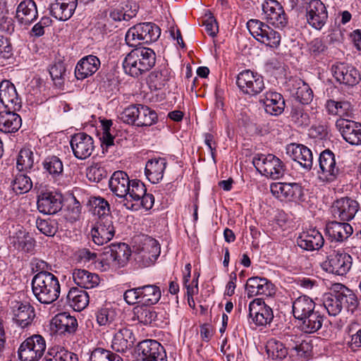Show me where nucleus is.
Returning a JSON list of instances; mask_svg holds the SVG:
<instances>
[{
    "label": "nucleus",
    "instance_id": "obj_1",
    "mask_svg": "<svg viewBox=\"0 0 361 361\" xmlns=\"http://www.w3.org/2000/svg\"><path fill=\"white\" fill-rule=\"evenodd\" d=\"M155 62L154 51L150 48L140 47L133 49L126 56L123 68L126 74L137 78L151 70Z\"/></svg>",
    "mask_w": 361,
    "mask_h": 361
},
{
    "label": "nucleus",
    "instance_id": "obj_2",
    "mask_svg": "<svg viewBox=\"0 0 361 361\" xmlns=\"http://www.w3.org/2000/svg\"><path fill=\"white\" fill-rule=\"evenodd\" d=\"M31 284L33 295L42 304H51L60 295V283L53 274H36Z\"/></svg>",
    "mask_w": 361,
    "mask_h": 361
},
{
    "label": "nucleus",
    "instance_id": "obj_3",
    "mask_svg": "<svg viewBox=\"0 0 361 361\" xmlns=\"http://www.w3.org/2000/svg\"><path fill=\"white\" fill-rule=\"evenodd\" d=\"M161 35V29L153 23H140L130 27L125 37L126 44L136 47L141 43L156 42Z\"/></svg>",
    "mask_w": 361,
    "mask_h": 361
},
{
    "label": "nucleus",
    "instance_id": "obj_4",
    "mask_svg": "<svg viewBox=\"0 0 361 361\" xmlns=\"http://www.w3.org/2000/svg\"><path fill=\"white\" fill-rule=\"evenodd\" d=\"M118 118L123 123L137 126H151L158 120L157 113L142 104L129 106L120 114Z\"/></svg>",
    "mask_w": 361,
    "mask_h": 361
},
{
    "label": "nucleus",
    "instance_id": "obj_5",
    "mask_svg": "<svg viewBox=\"0 0 361 361\" xmlns=\"http://www.w3.org/2000/svg\"><path fill=\"white\" fill-rule=\"evenodd\" d=\"M130 255L131 250L127 244L123 243L111 244L104 247L99 263L104 270L123 267Z\"/></svg>",
    "mask_w": 361,
    "mask_h": 361
},
{
    "label": "nucleus",
    "instance_id": "obj_6",
    "mask_svg": "<svg viewBox=\"0 0 361 361\" xmlns=\"http://www.w3.org/2000/svg\"><path fill=\"white\" fill-rule=\"evenodd\" d=\"M247 27L252 37L259 42L273 49L280 45L281 34L264 22L257 19H250L247 23Z\"/></svg>",
    "mask_w": 361,
    "mask_h": 361
},
{
    "label": "nucleus",
    "instance_id": "obj_7",
    "mask_svg": "<svg viewBox=\"0 0 361 361\" xmlns=\"http://www.w3.org/2000/svg\"><path fill=\"white\" fill-rule=\"evenodd\" d=\"M252 164L260 173L271 179H279L284 174L283 163L274 154H257Z\"/></svg>",
    "mask_w": 361,
    "mask_h": 361
},
{
    "label": "nucleus",
    "instance_id": "obj_8",
    "mask_svg": "<svg viewBox=\"0 0 361 361\" xmlns=\"http://www.w3.org/2000/svg\"><path fill=\"white\" fill-rule=\"evenodd\" d=\"M46 348V341L41 335H32L20 344L18 350L19 359L21 361H39Z\"/></svg>",
    "mask_w": 361,
    "mask_h": 361
},
{
    "label": "nucleus",
    "instance_id": "obj_9",
    "mask_svg": "<svg viewBox=\"0 0 361 361\" xmlns=\"http://www.w3.org/2000/svg\"><path fill=\"white\" fill-rule=\"evenodd\" d=\"M262 19L278 29L288 25V18L282 5L276 0H264L262 4Z\"/></svg>",
    "mask_w": 361,
    "mask_h": 361
},
{
    "label": "nucleus",
    "instance_id": "obj_10",
    "mask_svg": "<svg viewBox=\"0 0 361 361\" xmlns=\"http://www.w3.org/2000/svg\"><path fill=\"white\" fill-rule=\"evenodd\" d=\"M236 85L243 94L250 97L258 95L265 88L263 77L250 70H245L238 74Z\"/></svg>",
    "mask_w": 361,
    "mask_h": 361
},
{
    "label": "nucleus",
    "instance_id": "obj_11",
    "mask_svg": "<svg viewBox=\"0 0 361 361\" xmlns=\"http://www.w3.org/2000/svg\"><path fill=\"white\" fill-rule=\"evenodd\" d=\"M353 258L343 250H334L322 263V268L327 272L338 276L345 275L351 269Z\"/></svg>",
    "mask_w": 361,
    "mask_h": 361
},
{
    "label": "nucleus",
    "instance_id": "obj_12",
    "mask_svg": "<svg viewBox=\"0 0 361 361\" xmlns=\"http://www.w3.org/2000/svg\"><path fill=\"white\" fill-rule=\"evenodd\" d=\"M160 245L157 240L144 236L141 244L137 248L135 259L142 267L152 264L160 255Z\"/></svg>",
    "mask_w": 361,
    "mask_h": 361
},
{
    "label": "nucleus",
    "instance_id": "obj_13",
    "mask_svg": "<svg viewBox=\"0 0 361 361\" xmlns=\"http://www.w3.org/2000/svg\"><path fill=\"white\" fill-rule=\"evenodd\" d=\"M271 194L278 199L292 202L303 200V189L297 183H273L270 185Z\"/></svg>",
    "mask_w": 361,
    "mask_h": 361
},
{
    "label": "nucleus",
    "instance_id": "obj_14",
    "mask_svg": "<svg viewBox=\"0 0 361 361\" xmlns=\"http://www.w3.org/2000/svg\"><path fill=\"white\" fill-rule=\"evenodd\" d=\"M135 353L142 361H167L164 347L154 340L140 342L135 348Z\"/></svg>",
    "mask_w": 361,
    "mask_h": 361
},
{
    "label": "nucleus",
    "instance_id": "obj_15",
    "mask_svg": "<svg viewBox=\"0 0 361 361\" xmlns=\"http://www.w3.org/2000/svg\"><path fill=\"white\" fill-rule=\"evenodd\" d=\"M249 317L257 326H265L272 322L274 312L262 298H256L249 304Z\"/></svg>",
    "mask_w": 361,
    "mask_h": 361
},
{
    "label": "nucleus",
    "instance_id": "obj_16",
    "mask_svg": "<svg viewBox=\"0 0 361 361\" xmlns=\"http://www.w3.org/2000/svg\"><path fill=\"white\" fill-rule=\"evenodd\" d=\"M70 145L75 157L80 160L90 157L95 147L93 138L85 133L72 135Z\"/></svg>",
    "mask_w": 361,
    "mask_h": 361
},
{
    "label": "nucleus",
    "instance_id": "obj_17",
    "mask_svg": "<svg viewBox=\"0 0 361 361\" xmlns=\"http://www.w3.org/2000/svg\"><path fill=\"white\" fill-rule=\"evenodd\" d=\"M336 126L342 137L351 145H361V124L351 120L340 118L336 122Z\"/></svg>",
    "mask_w": 361,
    "mask_h": 361
},
{
    "label": "nucleus",
    "instance_id": "obj_18",
    "mask_svg": "<svg viewBox=\"0 0 361 361\" xmlns=\"http://www.w3.org/2000/svg\"><path fill=\"white\" fill-rule=\"evenodd\" d=\"M306 17L308 23L312 27L322 29L328 18L325 5L320 0H309L306 7Z\"/></svg>",
    "mask_w": 361,
    "mask_h": 361
},
{
    "label": "nucleus",
    "instance_id": "obj_19",
    "mask_svg": "<svg viewBox=\"0 0 361 361\" xmlns=\"http://www.w3.org/2000/svg\"><path fill=\"white\" fill-rule=\"evenodd\" d=\"M113 217H106V219H97L91 230L93 242L97 245H102L109 242L115 234V228L113 224Z\"/></svg>",
    "mask_w": 361,
    "mask_h": 361
},
{
    "label": "nucleus",
    "instance_id": "obj_20",
    "mask_svg": "<svg viewBox=\"0 0 361 361\" xmlns=\"http://www.w3.org/2000/svg\"><path fill=\"white\" fill-rule=\"evenodd\" d=\"M331 71L336 80L341 84L353 86L360 79L359 72L353 66L345 63H336L331 67Z\"/></svg>",
    "mask_w": 361,
    "mask_h": 361
},
{
    "label": "nucleus",
    "instance_id": "obj_21",
    "mask_svg": "<svg viewBox=\"0 0 361 361\" xmlns=\"http://www.w3.org/2000/svg\"><path fill=\"white\" fill-rule=\"evenodd\" d=\"M358 208L359 204L357 201L348 197H342L334 202L332 213L336 219L348 221L354 218Z\"/></svg>",
    "mask_w": 361,
    "mask_h": 361
},
{
    "label": "nucleus",
    "instance_id": "obj_22",
    "mask_svg": "<svg viewBox=\"0 0 361 361\" xmlns=\"http://www.w3.org/2000/svg\"><path fill=\"white\" fill-rule=\"evenodd\" d=\"M0 102L9 110L18 111L21 108V99L14 85L8 80L0 83Z\"/></svg>",
    "mask_w": 361,
    "mask_h": 361
},
{
    "label": "nucleus",
    "instance_id": "obj_23",
    "mask_svg": "<svg viewBox=\"0 0 361 361\" xmlns=\"http://www.w3.org/2000/svg\"><path fill=\"white\" fill-rule=\"evenodd\" d=\"M286 151L289 157L305 169L309 171L312 169L313 154L308 147L301 144L292 143L287 146Z\"/></svg>",
    "mask_w": 361,
    "mask_h": 361
},
{
    "label": "nucleus",
    "instance_id": "obj_24",
    "mask_svg": "<svg viewBox=\"0 0 361 361\" xmlns=\"http://www.w3.org/2000/svg\"><path fill=\"white\" fill-rule=\"evenodd\" d=\"M147 192L146 187L143 183L139 180H132L129 184L128 195L123 199V206L130 210L137 211L140 209L139 202L140 198L145 195Z\"/></svg>",
    "mask_w": 361,
    "mask_h": 361
},
{
    "label": "nucleus",
    "instance_id": "obj_25",
    "mask_svg": "<svg viewBox=\"0 0 361 361\" xmlns=\"http://www.w3.org/2000/svg\"><path fill=\"white\" fill-rule=\"evenodd\" d=\"M77 327V319L65 312L56 315L51 322V331L59 335L71 334L76 331Z\"/></svg>",
    "mask_w": 361,
    "mask_h": 361
},
{
    "label": "nucleus",
    "instance_id": "obj_26",
    "mask_svg": "<svg viewBox=\"0 0 361 361\" xmlns=\"http://www.w3.org/2000/svg\"><path fill=\"white\" fill-rule=\"evenodd\" d=\"M61 196L53 192H43L37 200V209L44 214H54L61 209Z\"/></svg>",
    "mask_w": 361,
    "mask_h": 361
},
{
    "label": "nucleus",
    "instance_id": "obj_27",
    "mask_svg": "<svg viewBox=\"0 0 361 361\" xmlns=\"http://www.w3.org/2000/svg\"><path fill=\"white\" fill-rule=\"evenodd\" d=\"M297 243L302 249L313 251L319 250L324 245V240L319 231L310 229L300 235Z\"/></svg>",
    "mask_w": 361,
    "mask_h": 361
},
{
    "label": "nucleus",
    "instance_id": "obj_28",
    "mask_svg": "<svg viewBox=\"0 0 361 361\" xmlns=\"http://www.w3.org/2000/svg\"><path fill=\"white\" fill-rule=\"evenodd\" d=\"M319 165L321 173L329 180H334L338 173L335 155L329 149H325L320 154Z\"/></svg>",
    "mask_w": 361,
    "mask_h": 361
},
{
    "label": "nucleus",
    "instance_id": "obj_29",
    "mask_svg": "<svg viewBox=\"0 0 361 361\" xmlns=\"http://www.w3.org/2000/svg\"><path fill=\"white\" fill-rule=\"evenodd\" d=\"M265 111L271 116H279L283 113L285 108V100L283 96L276 92L268 91L260 99Z\"/></svg>",
    "mask_w": 361,
    "mask_h": 361
},
{
    "label": "nucleus",
    "instance_id": "obj_30",
    "mask_svg": "<svg viewBox=\"0 0 361 361\" xmlns=\"http://www.w3.org/2000/svg\"><path fill=\"white\" fill-rule=\"evenodd\" d=\"M100 66L99 59L93 55L81 59L75 68V75L78 80H83L93 75Z\"/></svg>",
    "mask_w": 361,
    "mask_h": 361
},
{
    "label": "nucleus",
    "instance_id": "obj_31",
    "mask_svg": "<svg viewBox=\"0 0 361 361\" xmlns=\"http://www.w3.org/2000/svg\"><path fill=\"white\" fill-rule=\"evenodd\" d=\"M77 3V0H56L50 5V13L57 20H67L73 16Z\"/></svg>",
    "mask_w": 361,
    "mask_h": 361
},
{
    "label": "nucleus",
    "instance_id": "obj_32",
    "mask_svg": "<svg viewBox=\"0 0 361 361\" xmlns=\"http://www.w3.org/2000/svg\"><path fill=\"white\" fill-rule=\"evenodd\" d=\"M130 181L126 172L117 171L111 175L109 181V186L115 195L123 199L128 195Z\"/></svg>",
    "mask_w": 361,
    "mask_h": 361
},
{
    "label": "nucleus",
    "instance_id": "obj_33",
    "mask_svg": "<svg viewBox=\"0 0 361 361\" xmlns=\"http://www.w3.org/2000/svg\"><path fill=\"white\" fill-rule=\"evenodd\" d=\"M12 310L13 319L22 328L30 324L35 317L34 308L27 302H16Z\"/></svg>",
    "mask_w": 361,
    "mask_h": 361
},
{
    "label": "nucleus",
    "instance_id": "obj_34",
    "mask_svg": "<svg viewBox=\"0 0 361 361\" xmlns=\"http://www.w3.org/2000/svg\"><path fill=\"white\" fill-rule=\"evenodd\" d=\"M135 341V338L132 330L123 328L115 334L111 342V348L116 352L124 353L133 348Z\"/></svg>",
    "mask_w": 361,
    "mask_h": 361
},
{
    "label": "nucleus",
    "instance_id": "obj_35",
    "mask_svg": "<svg viewBox=\"0 0 361 361\" xmlns=\"http://www.w3.org/2000/svg\"><path fill=\"white\" fill-rule=\"evenodd\" d=\"M353 232V227L348 223L329 222L326 225V233L331 241L343 242Z\"/></svg>",
    "mask_w": 361,
    "mask_h": 361
},
{
    "label": "nucleus",
    "instance_id": "obj_36",
    "mask_svg": "<svg viewBox=\"0 0 361 361\" xmlns=\"http://www.w3.org/2000/svg\"><path fill=\"white\" fill-rule=\"evenodd\" d=\"M167 165L164 158H154L149 160L145 165V173L149 182L157 183L162 180Z\"/></svg>",
    "mask_w": 361,
    "mask_h": 361
},
{
    "label": "nucleus",
    "instance_id": "obj_37",
    "mask_svg": "<svg viewBox=\"0 0 361 361\" xmlns=\"http://www.w3.org/2000/svg\"><path fill=\"white\" fill-rule=\"evenodd\" d=\"M37 16V6L33 0H24L17 7L16 18L20 24L30 25Z\"/></svg>",
    "mask_w": 361,
    "mask_h": 361
},
{
    "label": "nucleus",
    "instance_id": "obj_38",
    "mask_svg": "<svg viewBox=\"0 0 361 361\" xmlns=\"http://www.w3.org/2000/svg\"><path fill=\"white\" fill-rule=\"evenodd\" d=\"M333 291L336 293L343 309H345L348 312L352 313L356 310L358 301L353 290L343 284L336 283L334 286Z\"/></svg>",
    "mask_w": 361,
    "mask_h": 361
},
{
    "label": "nucleus",
    "instance_id": "obj_39",
    "mask_svg": "<svg viewBox=\"0 0 361 361\" xmlns=\"http://www.w3.org/2000/svg\"><path fill=\"white\" fill-rule=\"evenodd\" d=\"M9 243L16 250L25 253L32 252L35 246V240L23 230H19L11 236Z\"/></svg>",
    "mask_w": 361,
    "mask_h": 361
},
{
    "label": "nucleus",
    "instance_id": "obj_40",
    "mask_svg": "<svg viewBox=\"0 0 361 361\" xmlns=\"http://www.w3.org/2000/svg\"><path fill=\"white\" fill-rule=\"evenodd\" d=\"M9 110L0 112V130L5 133H16L22 125L20 116L15 112Z\"/></svg>",
    "mask_w": 361,
    "mask_h": 361
},
{
    "label": "nucleus",
    "instance_id": "obj_41",
    "mask_svg": "<svg viewBox=\"0 0 361 361\" xmlns=\"http://www.w3.org/2000/svg\"><path fill=\"white\" fill-rule=\"evenodd\" d=\"M316 305L312 298L301 295L293 300L292 312L294 317L300 320L316 310Z\"/></svg>",
    "mask_w": 361,
    "mask_h": 361
},
{
    "label": "nucleus",
    "instance_id": "obj_42",
    "mask_svg": "<svg viewBox=\"0 0 361 361\" xmlns=\"http://www.w3.org/2000/svg\"><path fill=\"white\" fill-rule=\"evenodd\" d=\"M324 316L316 310L304 318L300 319V326L302 331L307 334H312L319 330L323 324Z\"/></svg>",
    "mask_w": 361,
    "mask_h": 361
},
{
    "label": "nucleus",
    "instance_id": "obj_43",
    "mask_svg": "<svg viewBox=\"0 0 361 361\" xmlns=\"http://www.w3.org/2000/svg\"><path fill=\"white\" fill-rule=\"evenodd\" d=\"M73 280L76 285L83 288H92L99 283V276L85 269H74Z\"/></svg>",
    "mask_w": 361,
    "mask_h": 361
},
{
    "label": "nucleus",
    "instance_id": "obj_44",
    "mask_svg": "<svg viewBox=\"0 0 361 361\" xmlns=\"http://www.w3.org/2000/svg\"><path fill=\"white\" fill-rule=\"evenodd\" d=\"M90 211L98 219H106V217H113L111 214L110 204L107 200L102 197H92L89 200Z\"/></svg>",
    "mask_w": 361,
    "mask_h": 361
},
{
    "label": "nucleus",
    "instance_id": "obj_45",
    "mask_svg": "<svg viewBox=\"0 0 361 361\" xmlns=\"http://www.w3.org/2000/svg\"><path fill=\"white\" fill-rule=\"evenodd\" d=\"M67 300L69 305L76 311H81L85 309L89 303V295L87 293L78 288L70 289Z\"/></svg>",
    "mask_w": 361,
    "mask_h": 361
},
{
    "label": "nucleus",
    "instance_id": "obj_46",
    "mask_svg": "<svg viewBox=\"0 0 361 361\" xmlns=\"http://www.w3.org/2000/svg\"><path fill=\"white\" fill-rule=\"evenodd\" d=\"M133 320L142 324L150 325L156 322L157 312L146 305H137L133 310Z\"/></svg>",
    "mask_w": 361,
    "mask_h": 361
},
{
    "label": "nucleus",
    "instance_id": "obj_47",
    "mask_svg": "<svg viewBox=\"0 0 361 361\" xmlns=\"http://www.w3.org/2000/svg\"><path fill=\"white\" fill-rule=\"evenodd\" d=\"M140 287V301L142 305L157 304L161 298V290L156 285H145Z\"/></svg>",
    "mask_w": 361,
    "mask_h": 361
},
{
    "label": "nucleus",
    "instance_id": "obj_48",
    "mask_svg": "<svg viewBox=\"0 0 361 361\" xmlns=\"http://www.w3.org/2000/svg\"><path fill=\"white\" fill-rule=\"evenodd\" d=\"M326 109L329 114L342 116H350L353 113L351 104L347 101L337 102L329 99L326 103Z\"/></svg>",
    "mask_w": 361,
    "mask_h": 361
},
{
    "label": "nucleus",
    "instance_id": "obj_49",
    "mask_svg": "<svg viewBox=\"0 0 361 361\" xmlns=\"http://www.w3.org/2000/svg\"><path fill=\"white\" fill-rule=\"evenodd\" d=\"M137 12V7L135 4L133 8L132 6L128 8V6L126 5V8H116L109 11L107 21L111 22H121V20H129L136 16Z\"/></svg>",
    "mask_w": 361,
    "mask_h": 361
},
{
    "label": "nucleus",
    "instance_id": "obj_50",
    "mask_svg": "<svg viewBox=\"0 0 361 361\" xmlns=\"http://www.w3.org/2000/svg\"><path fill=\"white\" fill-rule=\"evenodd\" d=\"M171 78V70L164 66L159 70L152 72L149 75V80L156 90H161L165 87Z\"/></svg>",
    "mask_w": 361,
    "mask_h": 361
},
{
    "label": "nucleus",
    "instance_id": "obj_51",
    "mask_svg": "<svg viewBox=\"0 0 361 361\" xmlns=\"http://www.w3.org/2000/svg\"><path fill=\"white\" fill-rule=\"evenodd\" d=\"M35 159L34 152L30 148H22L17 157V169L20 172L28 171L33 167Z\"/></svg>",
    "mask_w": 361,
    "mask_h": 361
},
{
    "label": "nucleus",
    "instance_id": "obj_52",
    "mask_svg": "<svg viewBox=\"0 0 361 361\" xmlns=\"http://www.w3.org/2000/svg\"><path fill=\"white\" fill-rule=\"evenodd\" d=\"M13 191L17 195L25 194L32 188V181L27 174L18 171L11 182Z\"/></svg>",
    "mask_w": 361,
    "mask_h": 361
},
{
    "label": "nucleus",
    "instance_id": "obj_53",
    "mask_svg": "<svg viewBox=\"0 0 361 361\" xmlns=\"http://www.w3.org/2000/svg\"><path fill=\"white\" fill-rule=\"evenodd\" d=\"M44 169L53 178H56L62 175L63 165L56 156H49L43 161Z\"/></svg>",
    "mask_w": 361,
    "mask_h": 361
},
{
    "label": "nucleus",
    "instance_id": "obj_54",
    "mask_svg": "<svg viewBox=\"0 0 361 361\" xmlns=\"http://www.w3.org/2000/svg\"><path fill=\"white\" fill-rule=\"evenodd\" d=\"M95 317L99 326H110L116 320L117 312L111 307L104 306L96 312Z\"/></svg>",
    "mask_w": 361,
    "mask_h": 361
},
{
    "label": "nucleus",
    "instance_id": "obj_55",
    "mask_svg": "<svg viewBox=\"0 0 361 361\" xmlns=\"http://www.w3.org/2000/svg\"><path fill=\"white\" fill-rule=\"evenodd\" d=\"M266 348L268 356L273 360H283L288 353L284 345L276 340L269 341Z\"/></svg>",
    "mask_w": 361,
    "mask_h": 361
},
{
    "label": "nucleus",
    "instance_id": "obj_56",
    "mask_svg": "<svg viewBox=\"0 0 361 361\" xmlns=\"http://www.w3.org/2000/svg\"><path fill=\"white\" fill-rule=\"evenodd\" d=\"M90 361H123L120 355L103 348H94L90 357Z\"/></svg>",
    "mask_w": 361,
    "mask_h": 361
},
{
    "label": "nucleus",
    "instance_id": "obj_57",
    "mask_svg": "<svg viewBox=\"0 0 361 361\" xmlns=\"http://www.w3.org/2000/svg\"><path fill=\"white\" fill-rule=\"evenodd\" d=\"M323 304L330 316H336L343 310L336 292L326 295Z\"/></svg>",
    "mask_w": 361,
    "mask_h": 361
},
{
    "label": "nucleus",
    "instance_id": "obj_58",
    "mask_svg": "<svg viewBox=\"0 0 361 361\" xmlns=\"http://www.w3.org/2000/svg\"><path fill=\"white\" fill-rule=\"evenodd\" d=\"M36 226L42 233L47 236H54L58 230L57 222L51 219H37Z\"/></svg>",
    "mask_w": 361,
    "mask_h": 361
},
{
    "label": "nucleus",
    "instance_id": "obj_59",
    "mask_svg": "<svg viewBox=\"0 0 361 361\" xmlns=\"http://www.w3.org/2000/svg\"><path fill=\"white\" fill-rule=\"evenodd\" d=\"M290 118L298 126H307L310 123V118L307 112L300 106H295L292 109Z\"/></svg>",
    "mask_w": 361,
    "mask_h": 361
},
{
    "label": "nucleus",
    "instance_id": "obj_60",
    "mask_svg": "<svg viewBox=\"0 0 361 361\" xmlns=\"http://www.w3.org/2000/svg\"><path fill=\"white\" fill-rule=\"evenodd\" d=\"M263 278L250 277L245 283V290L248 298L259 295Z\"/></svg>",
    "mask_w": 361,
    "mask_h": 361
},
{
    "label": "nucleus",
    "instance_id": "obj_61",
    "mask_svg": "<svg viewBox=\"0 0 361 361\" xmlns=\"http://www.w3.org/2000/svg\"><path fill=\"white\" fill-rule=\"evenodd\" d=\"M295 96L301 104H308L313 98V92L310 86L304 82L297 88Z\"/></svg>",
    "mask_w": 361,
    "mask_h": 361
},
{
    "label": "nucleus",
    "instance_id": "obj_62",
    "mask_svg": "<svg viewBox=\"0 0 361 361\" xmlns=\"http://www.w3.org/2000/svg\"><path fill=\"white\" fill-rule=\"evenodd\" d=\"M107 175L104 167L97 164L90 166L87 170V178L92 182L99 183Z\"/></svg>",
    "mask_w": 361,
    "mask_h": 361
},
{
    "label": "nucleus",
    "instance_id": "obj_63",
    "mask_svg": "<svg viewBox=\"0 0 361 361\" xmlns=\"http://www.w3.org/2000/svg\"><path fill=\"white\" fill-rule=\"evenodd\" d=\"M312 348L313 346L310 340L302 339L291 355L297 356L300 358H308L312 355Z\"/></svg>",
    "mask_w": 361,
    "mask_h": 361
},
{
    "label": "nucleus",
    "instance_id": "obj_64",
    "mask_svg": "<svg viewBox=\"0 0 361 361\" xmlns=\"http://www.w3.org/2000/svg\"><path fill=\"white\" fill-rule=\"evenodd\" d=\"M65 71L66 69L62 63H57L51 66L49 73L56 86L61 87L63 83Z\"/></svg>",
    "mask_w": 361,
    "mask_h": 361
}]
</instances>
